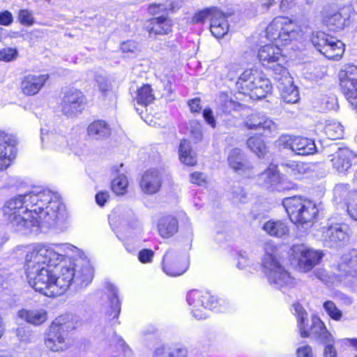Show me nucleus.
Here are the masks:
<instances>
[{
  "label": "nucleus",
  "instance_id": "1",
  "mask_svg": "<svg viewBox=\"0 0 357 357\" xmlns=\"http://www.w3.org/2000/svg\"><path fill=\"white\" fill-rule=\"evenodd\" d=\"M25 252L28 284L45 296L62 295L70 285L85 288L92 282L91 265L71 244L33 243Z\"/></svg>",
  "mask_w": 357,
  "mask_h": 357
},
{
  "label": "nucleus",
  "instance_id": "2",
  "mask_svg": "<svg viewBox=\"0 0 357 357\" xmlns=\"http://www.w3.org/2000/svg\"><path fill=\"white\" fill-rule=\"evenodd\" d=\"M67 220L65 206L57 193L24 182V236L63 231Z\"/></svg>",
  "mask_w": 357,
  "mask_h": 357
},
{
  "label": "nucleus",
  "instance_id": "3",
  "mask_svg": "<svg viewBox=\"0 0 357 357\" xmlns=\"http://www.w3.org/2000/svg\"><path fill=\"white\" fill-rule=\"evenodd\" d=\"M276 246L271 242L264 245V255L261 259L263 271L273 287L283 293L295 285V280L280 264L275 257Z\"/></svg>",
  "mask_w": 357,
  "mask_h": 357
},
{
  "label": "nucleus",
  "instance_id": "4",
  "mask_svg": "<svg viewBox=\"0 0 357 357\" xmlns=\"http://www.w3.org/2000/svg\"><path fill=\"white\" fill-rule=\"evenodd\" d=\"M186 301L190 307L191 314L196 319H204L208 317L207 310L224 312L228 307V302L218 298L208 292L192 289L188 292Z\"/></svg>",
  "mask_w": 357,
  "mask_h": 357
},
{
  "label": "nucleus",
  "instance_id": "5",
  "mask_svg": "<svg viewBox=\"0 0 357 357\" xmlns=\"http://www.w3.org/2000/svg\"><path fill=\"white\" fill-rule=\"evenodd\" d=\"M76 328L74 316L66 314L56 318L45 334V344L52 351L66 349L68 344L66 341V333Z\"/></svg>",
  "mask_w": 357,
  "mask_h": 357
},
{
  "label": "nucleus",
  "instance_id": "6",
  "mask_svg": "<svg viewBox=\"0 0 357 357\" xmlns=\"http://www.w3.org/2000/svg\"><path fill=\"white\" fill-rule=\"evenodd\" d=\"M282 205L291 221L295 224L311 222L318 213L314 203L301 197H286L282 201Z\"/></svg>",
  "mask_w": 357,
  "mask_h": 357
},
{
  "label": "nucleus",
  "instance_id": "7",
  "mask_svg": "<svg viewBox=\"0 0 357 357\" xmlns=\"http://www.w3.org/2000/svg\"><path fill=\"white\" fill-rule=\"evenodd\" d=\"M294 310L297 317L298 327L302 337L312 336L319 340L321 343L335 342V339L331 333L326 328L324 323L317 316L312 317V326L310 332L305 328V320L307 314L303 307L299 304L294 305Z\"/></svg>",
  "mask_w": 357,
  "mask_h": 357
},
{
  "label": "nucleus",
  "instance_id": "8",
  "mask_svg": "<svg viewBox=\"0 0 357 357\" xmlns=\"http://www.w3.org/2000/svg\"><path fill=\"white\" fill-rule=\"evenodd\" d=\"M311 41L317 51L328 59L339 60L344 52V44L324 31H314Z\"/></svg>",
  "mask_w": 357,
  "mask_h": 357
},
{
  "label": "nucleus",
  "instance_id": "9",
  "mask_svg": "<svg viewBox=\"0 0 357 357\" xmlns=\"http://www.w3.org/2000/svg\"><path fill=\"white\" fill-rule=\"evenodd\" d=\"M340 84L345 98L357 112V66H345L340 73Z\"/></svg>",
  "mask_w": 357,
  "mask_h": 357
},
{
  "label": "nucleus",
  "instance_id": "10",
  "mask_svg": "<svg viewBox=\"0 0 357 357\" xmlns=\"http://www.w3.org/2000/svg\"><path fill=\"white\" fill-rule=\"evenodd\" d=\"M258 57L263 66L272 70L273 78L277 75V73L280 72L279 67L286 68L284 66L287 61L286 57L282 54L278 45L268 44L261 47L258 52Z\"/></svg>",
  "mask_w": 357,
  "mask_h": 357
},
{
  "label": "nucleus",
  "instance_id": "11",
  "mask_svg": "<svg viewBox=\"0 0 357 357\" xmlns=\"http://www.w3.org/2000/svg\"><path fill=\"white\" fill-rule=\"evenodd\" d=\"M189 261L186 255H181L173 248H169L162 258V270L169 276L183 275L188 268Z\"/></svg>",
  "mask_w": 357,
  "mask_h": 357
},
{
  "label": "nucleus",
  "instance_id": "12",
  "mask_svg": "<svg viewBox=\"0 0 357 357\" xmlns=\"http://www.w3.org/2000/svg\"><path fill=\"white\" fill-rule=\"evenodd\" d=\"M278 70L280 72L277 73L273 79L278 82L283 101L287 103H296L300 98L298 88L293 84L292 78L287 68L279 67Z\"/></svg>",
  "mask_w": 357,
  "mask_h": 357
},
{
  "label": "nucleus",
  "instance_id": "13",
  "mask_svg": "<svg viewBox=\"0 0 357 357\" xmlns=\"http://www.w3.org/2000/svg\"><path fill=\"white\" fill-rule=\"evenodd\" d=\"M292 250L298 259L299 268L304 272L312 270L324 256L322 251L314 250L303 244L294 246Z\"/></svg>",
  "mask_w": 357,
  "mask_h": 357
},
{
  "label": "nucleus",
  "instance_id": "14",
  "mask_svg": "<svg viewBox=\"0 0 357 357\" xmlns=\"http://www.w3.org/2000/svg\"><path fill=\"white\" fill-rule=\"evenodd\" d=\"M280 142L284 148L300 155H311L317 151L314 140L307 137L286 135L280 137Z\"/></svg>",
  "mask_w": 357,
  "mask_h": 357
},
{
  "label": "nucleus",
  "instance_id": "15",
  "mask_svg": "<svg viewBox=\"0 0 357 357\" xmlns=\"http://www.w3.org/2000/svg\"><path fill=\"white\" fill-rule=\"evenodd\" d=\"M331 161L336 171L345 173L357 162V154L348 147L338 146Z\"/></svg>",
  "mask_w": 357,
  "mask_h": 357
},
{
  "label": "nucleus",
  "instance_id": "16",
  "mask_svg": "<svg viewBox=\"0 0 357 357\" xmlns=\"http://www.w3.org/2000/svg\"><path fill=\"white\" fill-rule=\"evenodd\" d=\"M85 102V96L82 92L77 89H70L63 98L61 111L66 116H72L84 109Z\"/></svg>",
  "mask_w": 357,
  "mask_h": 357
},
{
  "label": "nucleus",
  "instance_id": "17",
  "mask_svg": "<svg viewBox=\"0 0 357 357\" xmlns=\"http://www.w3.org/2000/svg\"><path fill=\"white\" fill-rule=\"evenodd\" d=\"M321 16L324 20H333L334 22H346L347 21H356L357 13L351 6H345L337 10L335 4L325 5L321 11Z\"/></svg>",
  "mask_w": 357,
  "mask_h": 357
},
{
  "label": "nucleus",
  "instance_id": "18",
  "mask_svg": "<svg viewBox=\"0 0 357 357\" xmlns=\"http://www.w3.org/2000/svg\"><path fill=\"white\" fill-rule=\"evenodd\" d=\"M245 126L248 130H254L264 135L275 133L277 130V124L271 119L260 113L252 114L248 116L245 121Z\"/></svg>",
  "mask_w": 357,
  "mask_h": 357
},
{
  "label": "nucleus",
  "instance_id": "19",
  "mask_svg": "<svg viewBox=\"0 0 357 357\" xmlns=\"http://www.w3.org/2000/svg\"><path fill=\"white\" fill-rule=\"evenodd\" d=\"M347 225L335 223L323 227V240L329 247H335L348 239Z\"/></svg>",
  "mask_w": 357,
  "mask_h": 357
},
{
  "label": "nucleus",
  "instance_id": "20",
  "mask_svg": "<svg viewBox=\"0 0 357 357\" xmlns=\"http://www.w3.org/2000/svg\"><path fill=\"white\" fill-rule=\"evenodd\" d=\"M16 140L10 135L0 131V170L6 169L16 155Z\"/></svg>",
  "mask_w": 357,
  "mask_h": 357
},
{
  "label": "nucleus",
  "instance_id": "21",
  "mask_svg": "<svg viewBox=\"0 0 357 357\" xmlns=\"http://www.w3.org/2000/svg\"><path fill=\"white\" fill-rule=\"evenodd\" d=\"M105 289L110 308L105 312L107 319L112 325L119 324L118 318L121 312V301L119 298V290L114 284L110 282L105 283Z\"/></svg>",
  "mask_w": 357,
  "mask_h": 357
},
{
  "label": "nucleus",
  "instance_id": "22",
  "mask_svg": "<svg viewBox=\"0 0 357 357\" xmlns=\"http://www.w3.org/2000/svg\"><path fill=\"white\" fill-rule=\"evenodd\" d=\"M227 161L229 167L236 172L246 177L252 176V166L240 149H232L229 152Z\"/></svg>",
  "mask_w": 357,
  "mask_h": 357
},
{
  "label": "nucleus",
  "instance_id": "23",
  "mask_svg": "<svg viewBox=\"0 0 357 357\" xmlns=\"http://www.w3.org/2000/svg\"><path fill=\"white\" fill-rule=\"evenodd\" d=\"M162 172L155 169H151L146 171L140 181L142 191L146 195L157 193L162 185Z\"/></svg>",
  "mask_w": 357,
  "mask_h": 357
},
{
  "label": "nucleus",
  "instance_id": "24",
  "mask_svg": "<svg viewBox=\"0 0 357 357\" xmlns=\"http://www.w3.org/2000/svg\"><path fill=\"white\" fill-rule=\"evenodd\" d=\"M22 196L19 195L8 201L3 207V216L9 223L17 226L22 222Z\"/></svg>",
  "mask_w": 357,
  "mask_h": 357
},
{
  "label": "nucleus",
  "instance_id": "25",
  "mask_svg": "<svg viewBox=\"0 0 357 357\" xmlns=\"http://www.w3.org/2000/svg\"><path fill=\"white\" fill-rule=\"evenodd\" d=\"M260 176L267 188H272L278 191L290 190L294 188V183L286 181L284 179H281L278 171L275 166L268 167Z\"/></svg>",
  "mask_w": 357,
  "mask_h": 357
},
{
  "label": "nucleus",
  "instance_id": "26",
  "mask_svg": "<svg viewBox=\"0 0 357 357\" xmlns=\"http://www.w3.org/2000/svg\"><path fill=\"white\" fill-rule=\"evenodd\" d=\"M278 24H268V31L274 30V33H269L271 38H278L284 45H287L289 42L296 40L302 38L303 32L298 28L294 29L290 27L292 24H285L286 26L279 30Z\"/></svg>",
  "mask_w": 357,
  "mask_h": 357
},
{
  "label": "nucleus",
  "instance_id": "27",
  "mask_svg": "<svg viewBox=\"0 0 357 357\" xmlns=\"http://www.w3.org/2000/svg\"><path fill=\"white\" fill-rule=\"evenodd\" d=\"M109 223L112 229L115 231L117 229V223H127L132 226L136 222L135 215L132 210L123 206L115 208L108 216Z\"/></svg>",
  "mask_w": 357,
  "mask_h": 357
},
{
  "label": "nucleus",
  "instance_id": "28",
  "mask_svg": "<svg viewBox=\"0 0 357 357\" xmlns=\"http://www.w3.org/2000/svg\"><path fill=\"white\" fill-rule=\"evenodd\" d=\"M335 274L338 281L342 282L343 278L354 277L357 273V259L351 258L349 255H344L336 267Z\"/></svg>",
  "mask_w": 357,
  "mask_h": 357
},
{
  "label": "nucleus",
  "instance_id": "29",
  "mask_svg": "<svg viewBox=\"0 0 357 357\" xmlns=\"http://www.w3.org/2000/svg\"><path fill=\"white\" fill-rule=\"evenodd\" d=\"M284 172L294 179H301L311 172V165L308 163L288 160L281 164Z\"/></svg>",
  "mask_w": 357,
  "mask_h": 357
},
{
  "label": "nucleus",
  "instance_id": "30",
  "mask_svg": "<svg viewBox=\"0 0 357 357\" xmlns=\"http://www.w3.org/2000/svg\"><path fill=\"white\" fill-rule=\"evenodd\" d=\"M49 78L47 74H29L24 77V94L32 96L36 94Z\"/></svg>",
  "mask_w": 357,
  "mask_h": 357
},
{
  "label": "nucleus",
  "instance_id": "31",
  "mask_svg": "<svg viewBox=\"0 0 357 357\" xmlns=\"http://www.w3.org/2000/svg\"><path fill=\"white\" fill-rule=\"evenodd\" d=\"M253 86L252 93H250V98L253 99L265 98L272 89L270 80L260 71L256 73V79Z\"/></svg>",
  "mask_w": 357,
  "mask_h": 357
},
{
  "label": "nucleus",
  "instance_id": "32",
  "mask_svg": "<svg viewBox=\"0 0 357 357\" xmlns=\"http://www.w3.org/2000/svg\"><path fill=\"white\" fill-rule=\"evenodd\" d=\"M257 72H259V70L249 69L245 70L241 74L236 82V86L240 93L249 95L252 93Z\"/></svg>",
  "mask_w": 357,
  "mask_h": 357
},
{
  "label": "nucleus",
  "instance_id": "33",
  "mask_svg": "<svg viewBox=\"0 0 357 357\" xmlns=\"http://www.w3.org/2000/svg\"><path fill=\"white\" fill-rule=\"evenodd\" d=\"M178 229L177 220L171 215L161 218L158 223V230L161 237L169 238L173 236Z\"/></svg>",
  "mask_w": 357,
  "mask_h": 357
},
{
  "label": "nucleus",
  "instance_id": "34",
  "mask_svg": "<svg viewBox=\"0 0 357 357\" xmlns=\"http://www.w3.org/2000/svg\"><path fill=\"white\" fill-rule=\"evenodd\" d=\"M262 229L267 234L276 238L284 236L289 231L287 224L282 220H268L263 225Z\"/></svg>",
  "mask_w": 357,
  "mask_h": 357
},
{
  "label": "nucleus",
  "instance_id": "35",
  "mask_svg": "<svg viewBox=\"0 0 357 357\" xmlns=\"http://www.w3.org/2000/svg\"><path fill=\"white\" fill-rule=\"evenodd\" d=\"M225 15L217 8H208L197 13L193 17V22H204L205 21H223Z\"/></svg>",
  "mask_w": 357,
  "mask_h": 357
},
{
  "label": "nucleus",
  "instance_id": "36",
  "mask_svg": "<svg viewBox=\"0 0 357 357\" xmlns=\"http://www.w3.org/2000/svg\"><path fill=\"white\" fill-rule=\"evenodd\" d=\"M87 132L90 137L96 139L107 138L111 132L107 123L100 120L91 123L87 128Z\"/></svg>",
  "mask_w": 357,
  "mask_h": 357
},
{
  "label": "nucleus",
  "instance_id": "37",
  "mask_svg": "<svg viewBox=\"0 0 357 357\" xmlns=\"http://www.w3.org/2000/svg\"><path fill=\"white\" fill-rule=\"evenodd\" d=\"M178 153L179 159L183 164L188 166H193L197 163L196 155L193 153L190 143L187 139L181 141Z\"/></svg>",
  "mask_w": 357,
  "mask_h": 357
},
{
  "label": "nucleus",
  "instance_id": "38",
  "mask_svg": "<svg viewBox=\"0 0 357 357\" xmlns=\"http://www.w3.org/2000/svg\"><path fill=\"white\" fill-rule=\"evenodd\" d=\"M324 132L328 139H340L344 135V127L338 121L335 120H328L325 123Z\"/></svg>",
  "mask_w": 357,
  "mask_h": 357
},
{
  "label": "nucleus",
  "instance_id": "39",
  "mask_svg": "<svg viewBox=\"0 0 357 357\" xmlns=\"http://www.w3.org/2000/svg\"><path fill=\"white\" fill-rule=\"evenodd\" d=\"M153 100L154 96L150 85L144 84L137 89L135 100L138 105L146 107L152 102Z\"/></svg>",
  "mask_w": 357,
  "mask_h": 357
},
{
  "label": "nucleus",
  "instance_id": "40",
  "mask_svg": "<svg viewBox=\"0 0 357 357\" xmlns=\"http://www.w3.org/2000/svg\"><path fill=\"white\" fill-rule=\"evenodd\" d=\"M247 146L259 158H263L267 152L266 146L259 137H250L247 140Z\"/></svg>",
  "mask_w": 357,
  "mask_h": 357
},
{
  "label": "nucleus",
  "instance_id": "41",
  "mask_svg": "<svg viewBox=\"0 0 357 357\" xmlns=\"http://www.w3.org/2000/svg\"><path fill=\"white\" fill-rule=\"evenodd\" d=\"M24 318L28 323L38 326L46 321L47 312L45 310L24 311Z\"/></svg>",
  "mask_w": 357,
  "mask_h": 357
},
{
  "label": "nucleus",
  "instance_id": "42",
  "mask_svg": "<svg viewBox=\"0 0 357 357\" xmlns=\"http://www.w3.org/2000/svg\"><path fill=\"white\" fill-rule=\"evenodd\" d=\"M128 185V179L123 174H119L112 181V189L117 195H123L126 194Z\"/></svg>",
  "mask_w": 357,
  "mask_h": 357
},
{
  "label": "nucleus",
  "instance_id": "43",
  "mask_svg": "<svg viewBox=\"0 0 357 357\" xmlns=\"http://www.w3.org/2000/svg\"><path fill=\"white\" fill-rule=\"evenodd\" d=\"M94 79L97 83L99 91L104 96H107L111 92V84L106 76L102 73H96L94 75Z\"/></svg>",
  "mask_w": 357,
  "mask_h": 357
},
{
  "label": "nucleus",
  "instance_id": "44",
  "mask_svg": "<svg viewBox=\"0 0 357 357\" xmlns=\"http://www.w3.org/2000/svg\"><path fill=\"white\" fill-rule=\"evenodd\" d=\"M323 307L331 319L335 321H340L342 319V312L334 302L326 301L324 303Z\"/></svg>",
  "mask_w": 357,
  "mask_h": 357
},
{
  "label": "nucleus",
  "instance_id": "45",
  "mask_svg": "<svg viewBox=\"0 0 357 357\" xmlns=\"http://www.w3.org/2000/svg\"><path fill=\"white\" fill-rule=\"evenodd\" d=\"M146 27L149 36L165 35L171 31V24H150Z\"/></svg>",
  "mask_w": 357,
  "mask_h": 357
},
{
  "label": "nucleus",
  "instance_id": "46",
  "mask_svg": "<svg viewBox=\"0 0 357 357\" xmlns=\"http://www.w3.org/2000/svg\"><path fill=\"white\" fill-rule=\"evenodd\" d=\"M353 192L349 190V185L344 183L337 184L333 189L334 196L337 200L344 199L348 197V201L350 198V194Z\"/></svg>",
  "mask_w": 357,
  "mask_h": 357
},
{
  "label": "nucleus",
  "instance_id": "47",
  "mask_svg": "<svg viewBox=\"0 0 357 357\" xmlns=\"http://www.w3.org/2000/svg\"><path fill=\"white\" fill-rule=\"evenodd\" d=\"M347 213L350 218L357 221V191L350 194V198L347 201Z\"/></svg>",
  "mask_w": 357,
  "mask_h": 357
},
{
  "label": "nucleus",
  "instance_id": "48",
  "mask_svg": "<svg viewBox=\"0 0 357 357\" xmlns=\"http://www.w3.org/2000/svg\"><path fill=\"white\" fill-rule=\"evenodd\" d=\"M229 24H210V31L216 38H220L229 31Z\"/></svg>",
  "mask_w": 357,
  "mask_h": 357
},
{
  "label": "nucleus",
  "instance_id": "49",
  "mask_svg": "<svg viewBox=\"0 0 357 357\" xmlns=\"http://www.w3.org/2000/svg\"><path fill=\"white\" fill-rule=\"evenodd\" d=\"M51 139L55 149L63 152L68 150V139H67L66 137L51 135Z\"/></svg>",
  "mask_w": 357,
  "mask_h": 357
},
{
  "label": "nucleus",
  "instance_id": "50",
  "mask_svg": "<svg viewBox=\"0 0 357 357\" xmlns=\"http://www.w3.org/2000/svg\"><path fill=\"white\" fill-rule=\"evenodd\" d=\"M84 144L77 137H73L68 139V149L71 151L75 155H81L83 153Z\"/></svg>",
  "mask_w": 357,
  "mask_h": 357
},
{
  "label": "nucleus",
  "instance_id": "51",
  "mask_svg": "<svg viewBox=\"0 0 357 357\" xmlns=\"http://www.w3.org/2000/svg\"><path fill=\"white\" fill-rule=\"evenodd\" d=\"M155 252L147 248L139 251L137 259L142 264H151L153 261Z\"/></svg>",
  "mask_w": 357,
  "mask_h": 357
},
{
  "label": "nucleus",
  "instance_id": "52",
  "mask_svg": "<svg viewBox=\"0 0 357 357\" xmlns=\"http://www.w3.org/2000/svg\"><path fill=\"white\" fill-rule=\"evenodd\" d=\"M17 51L12 48H4L0 51V60L10 61L16 57Z\"/></svg>",
  "mask_w": 357,
  "mask_h": 357
},
{
  "label": "nucleus",
  "instance_id": "53",
  "mask_svg": "<svg viewBox=\"0 0 357 357\" xmlns=\"http://www.w3.org/2000/svg\"><path fill=\"white\" fill-rule=\"evenodd\" d=\"M322 107L327 110H335L338 107L337 98L332 97H326L322 100Z\"/></svg>",
  "mask_w": 357,
  "mask_h": 357
},
{
  "label": "nucleus",
  "instance_id": "54",
  "mask_svg": "<svg viewBox=\"0 0 357 357\" xmlns=\"http://www.w3.org/2000/svg\"><path fill=\"white\" fill-rule=\"evenodd\" d=\"M169 344H160L155 347L152 357H169Z\"/></svg>",
  "mask_w": 357,
  "mask_h": 357
},
{
  "label": "nucleus",
  "instance_id": "55",
  "mask_svg": "<svg viewBox=\"0 0 357 357\" xmlns=\"http://www.w3.org/2000/svg\"><path fill=\"white\" fill-rule=\"evenodd\" d=\"M203 117L205 121L211 128H215L216 126V121L213 115V112L211 108H205L203 110Z\"/></svg>",
  "mask_w": 357,
  "mask_h": 357
},
{
  "label": "nucleus",
  "instance_id": "56",
  "mask_svg": "<svg viewBox=\"0 0 357 357\" xmlns=\"http://www.w3.org/2000/svg\"><path fill=\"white\" fill-rule=\"evenodd\" d=\"M187 349L185 347H172L169 346V357H186Z\"/></svg>",
  "mask_w": 357,
  "mask_h": 357
},
{
  "label": "nucleus",
  "instance_id": "57",
  "mask_svg": "<svg viewBox=\"0 0 357 357\" xmlns=\"http://www.w3.org/2000/svg\"><path fill=\"white\" fill-rule=\"evenodd\" d=\"M325 344L324 357H337V351L333 346L334 342H323Z\"/></svg>",
  "mask_w": 357,
  "mask_h": 357
},
{
  "label": "nucleus",
  "instance_id": "58",
  "mask_svg": "<svg viewBox=\"0 0 357 357\" xmlns=\"http://www.w3.org/2000/svg\"><path fill=\"white\" fill-rule=\"evenodd\" d=\"M121 49L123 52L128 53H135L138 50L137 44L132 40L122 43Z\"/></svg>",
  "mask_w": 357,
  "mask_h": 357
},
{
  "label": "nucleus",
  "instance_id": "59",
  "mask_svg": "<svg viewBox=\"0 0 357 357\" xmlns=\"http://www.w3.org/2000/svg\"><path fill=\"white\" fill-rule=\"evenodd\" d=\"M190 181L198 185H204L206 183V176L201 172H195L190 174Z\"/></svg>",
  "mask_w": 357,
  "mask_h": 357
},
{
  "label": "nucleus",
  "instance_id": "60",
  "mask_svg": "<svg viewBox=\"0 0 357 357\" xmlns=\"http://www.w3.org/2000/svg\"><path fill=\"white\" fill-rule=\"evenodd\" d=\"M250 263V260L249 259L245 252H241L238 255V261L237 264V266L239 269L245 268Z\"/></svg>",
  "mask_w": 357,
  "mask_h": 357
},
{
  "label": "nucleus",
  "instance_id": "61",
  "mask_svg": "<svg viewBox=\"0 0 357 357\" xmlns=\"http://www.w3.org/2000/svg\"><path fill=\"white\" fill-rule=\"evenodd\" d=\"M298 357H312V350L310 346L304 345L298 347L296 350Z\"/></svg>",
  "mask_w": 357,
  "mask_h": 357
},
{
  "label": "nucleus",
  "instance_id": "62",
  "mask_svg": "<svg viewBox=\"0 0 357 357\" xmlns=\"http://www.w3.org/2000/svg\"><path fill=\"white\" fill-rule=\"evenodd\" d=\"M201 100L199 98L191 99L188 101V105L192 112L199 113L201 112L202 106L200 105Z\"/></svg>",
  "mask_w": 357,
  "mask_h": 357
},
{
  "label": "nucleus",
  "instance_id": "63",
  "mask_svg": "<svg viewBox=\"0 0 357 357\" xmlns=\"http://www.w3.org/2000/svg\"><path fill=\"white\" fill-rule=\"evenodd\" d=\"M233 199L234 202H245L246 193L243 189L238 188L233 192Z\"/></svg>",
  "mask_w": 357,
  "mask_h": 357
},
{
  "label": "nucleus",
  "instance_id": "64",
  "mask_svg": "<svg viewBox=\"0 0 357 357\" xmlns=\"http://www.w3.org/2000/svg\"><path fill=\"white\" fill-rule=\"evenodd\" d=\"M108 197H109V195H108L107 192H99L96 195V203L99 206H102L105 205V202L107 201Z\"/></svg>",
  "mask_w": 357,
  "mask_h": 357
}]
</instances>
